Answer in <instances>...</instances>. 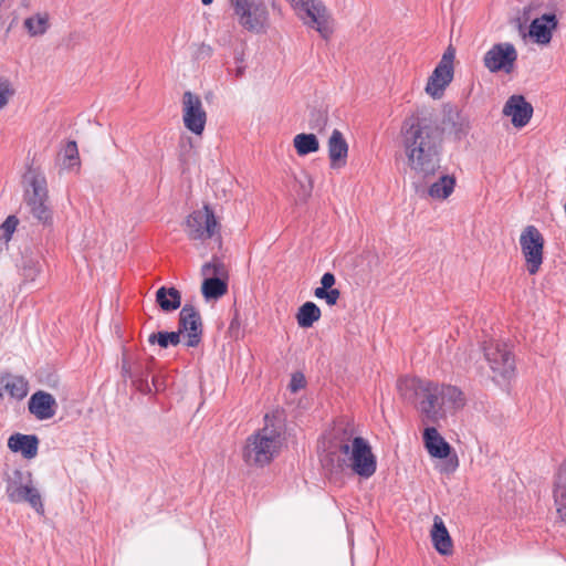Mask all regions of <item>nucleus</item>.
<instances>
[{"instance_id": "f704fd0d", "label": "nucleus", "mask_w": 566, "mask_h": 566, "mask_svg": "<svg viewBox=\"0 0 566 566\" xmlns=\"http://www.w3.org/2000/svg\"><path fill=\"white\" fill-rule=\"evenodd\" d=\"M15 93L13 82L6 76H0V111L9 105Z\"/></svg>"}, {"instance_id": "ea45409f", "label": "nucleus", "mask_w": 566, "mask_h": 566, "mask_svg": "<svg viewBox=\"0 0 566 566\" xmlns=\"http://www.w3.org/2000/svg\"><path fill=\"white\" fill-rule=\"evenodd\" d=\"M446 460L443 461V463H441L440 465V472L442 473H452L457 470V468L459 467V459L455 454L453 455H448V458H444Z\"/></svg>"}, {"instance_id": "b1692460", "label": "nucleus", "mask_w": 566, "mask_h": 566, "mask_svg": "<svg viewBox=\"0 0 566 566\" xmlns=\"http://www.w3.org/2000/svg\"><path fill=\"white\" fill-rule=\"evenodd\" d=\"M0 382L11 398L21 400L29 392V382L22 376L6 374L1 377Z\"/></svg>"}, {"instance_id": "423d86ee", "label": "nucleus", "mask_w": 566, "mask_h": 566, "mask_svg": "<svg viewBox=\"0 0 566 566\" xmlns=\"http://www.w3.org/2000/svg\"><path fill=\"white\" fill-rule=\"evenodd\" d=\"M483 352L493 381L502 384L514 376L515 360L505 343L491 340L484 345Z\"/></svg>"}, {"instance_id": "473e14b6", "label": "nucleus", "mask_w": 566, "mask_h": 566, "mask_svg": "<svg viewBox=\"0 0 566 566\" xmlns=\"http://www.w3.org/2000/svg\"><path fill=\"white\" fill-rule=\"evenodd\" d=\"M201 275L205 279L208 277H223L228 279V271L226 265L218 258H213L210 262H207L201 268Z\"/></svg>"}, {"instance_id": "f8f14e48", "label": "nucleus", "mask_w": 566, "mask_h": 566, "mask_svg": "<svg viewBox=\"0 0 566 566\" xmlns=\"http://www.w3.org/2000/svg\"><path fill=\"white\" fill-rule=\"evenodd\" d=\"M453 59L454 50L449 46L428 78L426 93L431 97L440 98L446 87L451 83L453 78Z\"/></svg>"}, {"instance_id": "dca6fc26", "label": "nucleus", "mask_w": 566, "mask_h": 566, "mask_svg": "<svg viewBox=\"0 0 566 566\" xmlns=\"http://www.w3.org/2000/svg\"><path fill=\"white\" fill-rule=\"evenodd\" d=\"M503 115L511 117L514 127L522 128L531 120L533 106L524 96L512 95L504 104Z\"/></svg>"}, {"instance_id": "39448f33", "label": "nucleus", "mask_w": 566, "mask_h": 566, "mask_svg": "<svg viewBox=\"0 0 566 566\" xmlns=\"http://www.w3.org/2000/svg\"><path fill=\"white\" fill-rule=\"evenodd\" d=\"M6 493L12 503H28L38 513L44 512L42 496L33 483L31 472L14 470L7 479Z\"/></svg>"}, {"instance_id": "37998d69", "label": "nucleus", "mask_w": 566, "mask_h": 566, "mask_svg": "<svg viewBox=\"0 0 566 566\" xmlns=\"http://www.w3.org/2000/svg\"><path fill=\"white\" fill-rule=\"evenodd\" d=\"M335 275L331 272H326L323 274L321 279V286L317 289H324V290H333V285L335 284Z\"/></svg>"}, {"instance_id": "72a5a7b5", "label": "nucleus", "mask_w": 566, "mask_h": 566, "mask_svg": "<svg viewBox=\"0 0 566 566\" xmlns=\"http://www.w3.org/2000/svg\"><path fill=\"white\" fill-rule=\"evenodd\" d=\"M62 164L63 167L66 169H73L74 167L80 166V158H78V149L77 145L74 140L69 142L65 147L63 148L62 153Z\"/></svg>"}, {"instance_id": "2f4dec72", "label": "nucleus", "mask_w": 566, "mask_h": 566, "mask_svg": "<svg viewBox=\"0 0 566 566\" xmlns=\"http://www.w3.org/2000/svg\"><path fill=\"white\" fill-rule=\"evenodd\" d=\"M148 343L158 344L161 348H167L169 345L176 346L180 343V332L153 333L148 336Z\"/></svg>"}, {"instance_id": "79ce46f5", "label": "nucleus", "mask_w": 566, "mask_h": 566, "mask_svg": "<svg viewBox=\"0 0 566 566\" xmlns=\"http://www.w3.org/2000/svg\"><path fill=\"white\" fill-rule=\"evenodd\" d=\"M305 386V379L302 374H294L290 381V389L292 392H296Z\"/></svg>"}, {"instance_id": "7ed1b4c3", "label": "nucleus", "mask_w": 566, "mask_h": 566, "mask_svg": "<svg viewBox=\"0 0 566 566\" xmlns=\"http://www.w3.org/2000/svg\"><path fill=\"white\" fill-rule=\"evenodd\" d=\"M321 462L331 474L350 469L365 479L370 478L377 469L376 457L368 441L361 437L352 438L346 432L329 441Z\"/></svg>"}, {"instance_id": "6ab92c4d", "label": "nucleus", "mask_w": 566, "mask_h": 566, "mask_svg": "<svg viewBox=\"0 0 566 566\" xmlns=\"http://www.w3.org/2000/svg\"><path fill=\"white\" fill-rule=\"evenodd\" d=\"M329 166L332 169H340L346 166L348 157V144L338 129H334L327 142Z\"/></svg>"}, {"instance_id": "f3484780", "label": "nucleus", "mask_w": 566, "mask_h": 566, "mask_svg": "<svg viewBox=\"0 0 566 566\" xmlns=\"http://www.w3.org/2000/svg\"><path fill=\"white\" fill-rule=\"evenodd\" d=\"M28 410L38 420H49L55 416L57 402L50 392L38 390L31 395L28 401Z\"/></svg>"}, {"instance_id": "0eeeda50", "label": "nucleus", "mask_w": 566, "mask_h": 566, "mask_svg": "<svg viewBox=\"0 0 566 566\" xmlns=\"http://www.w3.org/2000/svg\"><path fill=\"white\" fill-rule=\"evenodd\" d=\"M305 24L314 28L324 39L333 33V20L321 0H289Z\"/></svg>"}, {"instance_id": "7c9ffc66", "label": "nucleus", "mask_w": 566, "mask_h": 566, "mask_svg": "<svg viewBox=\"0 0 566 566\" xmlns=\"http://www.w3.org/2000/svg\"><path fill=\"white\" fill-rule=\"evenodd\" d=\"M449 120L451 123L450 134H452L455 139L460 140L469 134L471 124L467 116L455 113L449 116Z\"/></svg>"}, {"instance_id": "393cba45", "label": "nucleus", "mask_w": 566, "mask_h": 566, "mask_svg": "<svg viewBox=\"0 0 566 566\" xmlns=\"http://www.w3.org/2000/svg\"><path fill=\"white\" fill-rule=\"evenodd\" d=\"M156 303L164 312H174L181 305V293L176 287L161 286L156 292Z\"/></svg>"}, {"instance_id": "4468645a", "label": "nucleus", "mask_w": 566, "mask_h": 566, "mask_svg": "<svg viewBox=\"0 0 566 566\" xmlns=\"http://www.w3.org/2000/svg\"><path fill=\"white\" fill-rule=\"evenodd\" d=\"M182 120L185 127L195 135H201L205 130L207 114L200 97L191 92H185L182 96Z\"/></svg>"}, {"instance_id": "a18cd8bd", "label": "nucleus", "mask_w": 566, "mask_h": 566, "mask_svg": "<svg viewBox=\"0 0 566 566\" xmlns=\"http://www.w3.org/2000/svg\"><path fill=\"white\" fill-rule=\"evenodd\" d=\"M201 2L205 4V6H209L213 2V0H201Z\"/></svg>"}, {"instance_id": "f257e3e1", "label": "nucleus", "mask_w": 566, "mask_h": 566, "mask_svg": "<svg viewBox=\"0 0 566 566\" xmlns=\"http://www.w3.org/2000/svg\"><path fill=\"white\" fill-rule=\"evenodd\" d=\"M397 388L400 396L416 407L426 424L438 423L465 405L463 392L452 385L405 377L399 379Z\"/></svg>"}, {"instance_id": "20e7f679", "label": "nucleus", "mask_w": 566, "mask_h": 566, "mask_svg": "<svg viewBox=\"0 0 566 566\" xmlns=\"http://www.w3.org/2000/svg\"><path fill=\"white\" fill-rule=\"evenodd\" d=\"M264 427L248 437L242 449V460L248 467L263 468L270 464L282 447L283 429L274 417L265 415Z\"/></svg>"}, {"instance_id": "a19ab883", "label": "nucleus", "mask_w": 566, "mask_h": 566, "mask_svg": "<svg viewBox=\"0 0 566 566\" xmlns=\"http://www.w3.org/2000/svg\"><path fill=\"white\" fill-rule=\"evenodd\" d=\"M122 369H123L124 376H127L130 379H133V381L136 384V386H137V388L139 390L144 391V390L147 389L148 391H150V389L148 388L147 382H144V380L142 378L135 379V376L130 371L129 366H128V364L126 361L123 363Z\"/></svg>"}, {"instance_id": "e433bc0d", "label": "nucleus", "mask_w": 566, "mask_h": 566, "mask_svg": "<svg viewBox=\"0 0 566 566\" xmlns=\"http://www.w3.org/2000/svg\"><path fill=\"white\" fill-rule=\"evenodd\" d=\"M314 296L319 300H325L327 305L333 306L338 302V300L340 297V292L337 289H333V290L315 289Z\"/></svg>"}, {"instance_id": "bb28decb", "label": "nucleus", "mask_w": 566, "mask_h": 566, "mask_svg": "<svg viewBox=\"0 0 566 566\" xmlns=\"http://www.w3.org/2000/svg\"><path fill=\"white\" fill-rule=\"evenodd\" d=\"M23 27L30 36H40L50 28V15L46 12H38L23 21Z\"/></svg>"}, {"instance_id": "c756f323", "label": "nucleus", "mask_w": 566, "mask_h": 566, "mask_svg": "<svg viewBox=\"0 0 566 566\" xmlns=\"http://www.w3.org/2000/svg\"><path fill=\"white\" fill-rule=\"evenodd\" d=\"M293 146L298 156H306L319 149V142L314 134L301 133L294 136Z\"/></svg>"}, {"instance_id": "4be33fe9", "label": "nucleus", "mask_w": 566, "mask_h": 566, "mask_svg": "<svg viewBox=\"0 0 566 566\" xmlns=\"http://www.w3.org/2000/svg\"><path fill=\"white\" fill-rule=\"evenodd\" d=\"M39 440L33 434L14 433L8 440V447L13 452H20L24 458L32 459L38 454Z\"/></svg>"}, {"instance_id": "4c0bfd02", "label": "nucleus", "mask_w": 566, "mask_h": 566, "mask_svg": "<svg viewBox=\"0 0 566 566\" xmlns=\"http://www.w3.org/2000/svg\"><path fill=\"white\" fill-rule=\"evenodd\" d=\"M327 124V116L324 112L312 111L308 119V127L316 132L324 130Z\"/></svg>"}, {"instance_id": "c9c22d12", "label": "nucleus", "mask_w": 566, "mask_h": 566, "mask_svg": "<svg viewBox=\"0 0 566 566\" xmlns=\"http://www.w3.org/2000/svg\"><path fill=\"white\" fill-rule=\"evenodd\" d=\"M22 275L28 281H34L39 273L41 272V264L39 260L32 258H23L22 262Z\"/></svg>"}, {"instance_id": "5701e85b", "label": "nucleus", "mask_w": 566, "mask_h": 566, "mask_svg": "<svg viewBox=\"0 0 566 566\" xmlns=\"http://www.w3.org/2000/svg\"><path fill=\"white\" fill-rule=\"evenodd\" d=\"M430 535L433 547L438 553L441 555H450L452 553V539L441 517H434Z\"/></svg>"}, {"instance_id": "9b49d317", "label": "nucleus", "mask_w": 566, "mask_h": 566, "mask_svg": "<svg viewBox=\"0 0 566 566\" xmlns=\"http://www.w3.org/2000/svg\"><path fill=\"white\" fill-rule=\"evenodd\" d=\"M219 231V223L209 206L190 213L186 219V233L191 240H207Z\"/></svg>"}, {"instance_id": "aec40b11", "label": "nucleus", "mask_w": 566, "mask_h": 566, "mask_svg": "<svg viewBox=\"0 0 566 566\" xmlns=\"http://www.w3.org/2000/svg\"><path fill=\"white\" fill-rule=\"evenodd\" d=\"M423 442L428 453L433 458H448L451 452L450 444L441 437L434 427L424 429Z\"/></svg>"}, {"instance_id": "cd10ccee", "label": "nucleus", "mask_w": 566, "mask_h": 566, "mask_svg": "<svg viewBox=\"0 0 566 566\" xmlns=\"http://www.w3.org/2000/svg\"><path fill=\"white\" fill-rule=\"evenodd\" d=\"M228 279L223 277H208L205 279L201 285L203 297L209 300H218L228 292Z\"/></svg>"}, {"instance_id": "1a4fd4ad", "label": "nucleus", "mask_w": 566, "mask_h": 566, "mask_svg": "<svg viewBox=\"0 0 566 566\" xmlns=\"http://www.w3.org/2000/svg\"><path fill=\"white\" fill-rule=\"evenodd\" d=\"M29 187L25 190V201L32 216L42 223L51 220V210L46 203L48 187L43 175L31 172L27 176Z\"/></svg>"}, {"instance_id": "ddd939ff", "label": "nucleus", "mask_w": 566, "mask_h": 566, "mask_svg": "<svg viewBox=\"0 0 566 566\" xmlns=\"http://www.w3.org/2000/svg\"><path fill=\"white\" fill-rule=\"evenodd\" d=\"M517 60V51L512 43L494 44L483 57L484 66L492 73H511Z\"/></svg>"}, {"instance_id": "f03ea898", "label": "nucleus", "mask_w": 566, "mask_h": 566, "mask_svg": "<svg viewBox=\"0 0 566 566\" xmlns=\"http://www.w3.org/2000/svg\"><path fill=\"white\" fill-rule=\"evenodd\" d=\"M407 167L419 179L436 175L440 168L442 138L436 127L426 119L412 115L400 129Z\"/></svg>"}, {"instance_id": "c85d7f7f", "label": "nucleus", "mask_w": 566, "mask_h": 566, "mask_svg": "<svg viewBox=\"0 0 566 566\" xmlns=\"http://www.w3.org/2000/svg\"><path fill=\"white\" fill-rule=\"evenodd\" d=\"M322 316L319 307L313 302H305L296 313V322L301 328H310Z\"/></svg>"}, {"instance_id": "412c9836", "label": "nucleus", "mask_w": 566, "mask_h": 566, "mask_svg": "<svg viewBox=\"0 0 566 566\" xmlns=\"http://www.w3.org/2000/svg\"><path fill=\"white\" fill-rule=\"evenodd\" d=\"M553 495L557 515L566 523V459L555 475Z\"/></svg>"}, {"instance_id": "2eb2a0df", "label": "nucleus", "mask_w": 566, "mask_h": 566, "mask_svg": "<svg viewBox=\"0 0 566 566\" xmlns=\"http://www.w3.org/2000/svg\"><path fill=\"white\" fill-rule=\"evenodd\" d=\"M178 332L186 335L188 347H196L201 342L202 322L199 312L192 306L186 304L179 313Z\"/></svg>"}, {"instance_id": "58836bf2", "label": "nucleus", "mask_w": 566, "mask_h": 566, "mask_svg": "<svg viewBox=\"0 0 566 566\" xmlns=\"http://www.w3.org/2000/svg\"><path fill=\"white\" fill-rule=\"evenodd\" d=\"M18 223H19V221H18L17 217H14V216H9V217H8V218L2 222V224L0 226V230H1V232H2L1 238H2L6 242H8V241L11 239V237H12L13 232L15 231V228H17Z\"/></svg>"}, {"instance_id": "9d476101", "label": "nucleus", "mask_w": 566, "mask_h": 566, "mask_svg": "<svg viewBox=\"0 0 566 566\" xmlns=\"http://www.w3.org/2000/svg\"><path fill=\"white\" fill-rule=\"evenodd\" d=\"M521 250L531 275L538 272L543 263L544 238L537 228L527 226L520 237Z\"/></svg>"}, {"instance_id": "c03bdc74", "label": "nucleus", "mask_w": 566, "mask_h": 566, "mask_svg": "<svg viewBox=\"0 0 566 566\" xmlns=\"http://www.w3.org/2000/svg\"><path fill=\"white\" fill-rule=\"evenodd\" d=\"M243 72H244V67L243 66H238L237 70H235V74H234L235 77L242 76Z\"/></svg>"}, {"instance_id": "a878e982", "label": "nucleus", "mask_w": 566, "mask_h": 566, "mask_svg": "<svg viewBox=\"0 0 566 566\" xmlns=\"http://www.w3.org/2000/svg\"><path fill=\"white\" fill-rule=\"evenodd\" d=\"M455 187V178L450 175L441 176L428 188V195L434 200H446L453 192Z\"/></svg>"}, {"instance_id": "a211bd4d", "label": "nucleus", "mask_w": 566, "mask_h": 566, "mask_svg": "<svg viewBox=\"0 0 566 566\" xmlns=\"http://www.w3.org/2000/svg\"><path fill=\"white\" fill-rule=\"evenodd\" d=\"M558 25L557 18L554 13H545L534 19L528 29L530 38L539 45H547L553 38V31Z\"/></svg>"}, {"instance_id": "6e6552de", "label": "nucleus", "mask_w": 566, "mask_h": 566, "mask_svg": "<svg viewBox=\"0 0 566 566\" xmlns=\"http://www.w3.org/2000/svg\"><path fill=\"white\" fill-rule=\"evenodd\" d=\"M239 24L254 33L264 30L269 12L263 0H230Z\"/></svg>"}]
</instances>
